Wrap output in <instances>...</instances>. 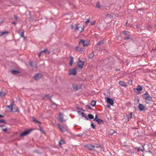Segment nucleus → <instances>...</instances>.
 I'll return each mask as SVG.
<instances>
[{
  "label": "nucleus",
  "instance_id": "obj_44",
  "mask_svg": "<svg viewBox=\"0 0 156 156\" xmlns=\"http://www.w3.org/2000/svg\"><path fill=\"white\" fill-rule=\"evenodd\" d=\"M5 122V121L4 120H3V119L0 120V123H4Z\"/></svg>",
  "mask_w": 156,
  "mask_h": 156
},
{
  "label": "nucleus",
  "instance_id": "obj_23",
  "mask_svg": "<svg viewBox=\"0 0 156 156\" xmlns=\"http://www.w3.org/2000/svg\"><path fill=\"white\" fill-rule=\"evenodd\" d=\"M58 127L59 128V129H60V131L62 132H63V127L60 124H58Z\"/></svg>",
  "mask_w": 156,
  "mask_h": 156
},
{
  "label": "nucleus",
  "instance_id": "obj_22",
  "mask_svg": "<svg viewBox=\"0 0 156 156\" xmlns=\"http://www.w3.org/2000/svg\"><path fill=\"white\" fill-rule=\"evenodd\" d=\"M73 88L75 89L76 90H78V86L76 84H74L73 85Z\"/></svg>",
  "mask_w": 156,
  "mask_h": 156
},
{
  "label": "nucleus",
  "instance_id": "obj_36",
  "mask_svg": "<svg viewBox=\"0 0 156 156\" xmlns=\"http://www.w3.org/2000/svg\"><path fill=\"white\" fill-rule=\"evenodd\" d=\"M24 31H23L22 32H21V34H20V36H21V37H24Z\"/></svg>",
  "mask_w": 156,
  "mask_h": 156
},
{
  "label": "nucleus",
  "instance_id": "obj_32",
  "mask_svg": "<svg viewBox=\"0 0 156 156\" xmlns=\"http://www.w3.org/2000/svg\"><path fill=\"white\" fill-rule=\"evenodd\" d=\"M96 7L99 9L100 8L101 6L100 5L99 2H98L96 3Z\"/></svg>",
  "mask_w": 156,
  "mask_h": 156
},
{
  "label": "nucleus",
  "instance_id": "obj_42",
  "mask_svg": "<svg viewBox=\"0 0 156 156\" xmlns=\"http://www.w3.org/2000/svg\"><path fill=\"white\" fill-rule=\"evenodd\" d=\"M98 115H95V118L94 119V120L95 121H97V119H98Z\"/></svg>",
  "mask_w": 156,
  "mask_h": 156
},
{
  "label": "nucleus",
  "instance_id": "obj_2",
  "mask_svg": "<svg viewBox=\"0 0 156 156\" xmlns=\"http://www.w3.org/2000/svg\"><path fill=\"white\" fill-rule=\"evenodd\" d=\"M74 27L76 29V30L78 33L81 32L84 30V27L83 26H79L78 25V26L76 24H75L74 25Z\"/></svg>",
  "mask_w": 156,
  "mask_h": 156
},
{
  "label": "nucleus",
  "instance_id": "obj_27",
  "mask_svg": "<svg viewBox=\"0 0 156 156\" xmlns=\"http://www.w3.org/2000/svg\"><path fill=\"white\" fill-rule=\"evenodd\" d=\"M131 36L130 35H128L127 37H126L124 38V39L126 40H128L130 39H131Z\"/></svg>",
  "mask_w": 156,
  "mask_h": 156
},
{
  "label": "nucleus",
  "instance_id": "obj_48",
  "mask_svg": "<svg viewBox=\"0 0 156 156\" xmlns=\"http://www.w3.org/2000/svg\"><path fill=\"white\" fill-rule=\"evenodd\" d=\"M49 95H46L45 96H44V98H47L48 97H49Z\"/></svg>",
  "mask_w": 156,
  "mask_h": 156
},
{
  "label": "nucleus",
  "instance_id": "obj_3",
  "mask_svg": "<svg viewBox=\"0 0 156 156\" xmlns=\"http://www.w3.org/2000/svg\"><path fill=\"white\" fill-rule=\"evenodd\" d=\"M80 46L83 45V47L87 46L90 44V42L88 41H83L81 40L79 42Z\"/></svg>",
  "mask_w": 156,
  "mask_h": 156
},
{
  "label": "nucleus",
  "instance_id": "obj_31",
  "mask_svg": "<svg viewBox=\"0 0 156 156\" xmlns=\"http://www.w3.org/2000/svg\"><path fill=\"white\" fill-rule=\"evenodd\" d=\"M64 143H65L64 141V140H61V141H60V142H59V145L60 146H61V145L62 144H64Z\"/></svg>",
  "mask_w": 156,
  "mask_h": 156
},
{
  "label": "nucleus",
  "instance_id": "obj_52",
  "mask_svg": "<svg viewBox=\"0 0 156 156\" xmlns=\"http://www.w3.org/2000/svg\"><path fill=\"white\" fill-rule=\"evenodd\" d=\"M110 106L109 105H108L107 106V107L109 108L110 107Z\"/></svg>",
  "mask_w": 156,
  "mask_h": 156
},
{
  "label": "nucleus",
  "instance_id": "obj_25",
  "mask_svg": "<svg viewBox=\"0 0 156 156\" xmlns=\"http://www.w3.org/2000/svg\"><path fill=\"white\" fill-rule=\"evenodd\" d=\"M6 94V93L5 92H0V97H3Z\"/></svg>",
  "mask_w": 156,
  "mask_h": 156
},
{
  "label": "nucleus",
  "instance_id": "obj_9",
  "mask_svg": "<svg viewBox=\"0 0 156 156\" xmlns=\"http://www.w3.org/2000/svg\"><path fill=\"white\" fill-rule=\"evenodd\" d=\"M42 74L41 73H37L34 76V79L36 80H38L41 78Z\"/></svg>",
  "mask_w": 156,
  "mask_h": 156
},
{
  "label": "nucleus",
  "instance_id": "obj_19",
  "mask_svg": "<svg viewBox=\"0 0 156 156\" xmlns=\"http://www.w3.org/2000/svg\"><path fill=\"white\" fill-rule=\"evenodd\" d=\"M94 55V54L93 51L88 56L89 58L92 59Z\"/></svg>",
  "mask_w": 156,
  "mask_h": 156
},
{
  "label": "nucleus",
  "instance_id": "obj_5",
  "mask_svg": "<svg viewBox=\"0 0 156 156\" xmlns=\"http://www.w3.org/2000/svg\"><path fill=\"white\" fill-rule=\"evenodd\" d=\"M143 88L140 85H138L136 88H134V90H136L137 92L135 91L137 94H139L141 93V91L142 90Z\"/></svg>",
  "mask_w": 156,
  "mask_h": 156
},
{
  "label": "nucleus",
  "instance_id": "obj_43",
  "mask_svg": "<svg viewBox=\"0 0 156 156\" xmlns=\"http://www.w3.org/2000/svg\"><path fill=\"white\" fill-rule=\"evenodd\" d=\"M90 19H89L86 22V25L88 24L90 22Z\"/></svg>",
  "mask_w": 156,
  "mask_h": 156
},
{
  "label": "nucleus",
  "instance_id": "obj_29",
  "mask_svg": "<svg viewBox=\"0 0 156 156\" xmlns=\"http://www.w3.org/2000/svg\"><path fill=\"white\" fill-rule=\"evenodd\" d=\"M88 118L90 119H94V116L91 114H89L88 115Z\"/></svg>",
  "mask_w": 156,
  "mask_h": 156
},
{
  "label": "nucleus",
  "instance_id": "obj_35",
  "mask_svg": "<svg viewBox=\"0 0 156 156\" xmlns=\"http://www.w3.org/2000/svg\"><path fill=\"white\" fill-rule=\"evenodd\" d=\"M111 17L112 16L110 14H107L106 16V18L107 19L111 18Z\"/></svg>",
  "mask_w": 156,
  "mask_h": 156
},
{
  "label": "nucleus",
  "instance_id": "obj_40",
  "mask_svg": "<svg viewBox=\"0 0 156 156\" xmlns=\"http://www.w3.org/2000/svg\"><path fill=\"white\" fill-rule=\"evenodd\" d=\"M91 126L93 129L95 128V126L93 122L91 123Z\"/></svg>",
  "mask_w": 156,
  "mask_h": 156
},
{
  "label": "nucleus",
  "instance_id": "obj_26",
  "mask_svg": "<svg viewBox=\"0 0 156 156\" xmlns=\"http://www.w3.org/2000/svg\"><path fill=\"white\" fill-rule=\"evenodd\" d=\"M96 121L99 124H101L103 122V121L100 119H97Z\"/></svg>",
  "mask_w": 156,
  "mask_h": 156
},
{
  "label": "nucleus",
  "instance_id": "obj_55",
  "mask_svg": "<svg viewBox=\"0 0 156 156\" xmlns=\"http://www.w3.org/2000/svg\"><path fill=\"white\" fill-rule=\"evenodd\" d=\"M128 153H130V151H128Z\"/></svg>",
  "mask_w": 156,
  "mask_h": 156
},
{
  "label": "nucleus",
  "instance_id": "obj_50",
  "mask_svg": "<svg viewBox=\"0 0 156 156\" xmlns=\"http://www.w3.org/2000/svg\"><path fill=\"white\" fill-rule=\"evenodd\" d=\"M32 62H30V66H32Z\"/></svg>",
  "mask_w": 156,
  "mask_h": 156
},
{
  "label": "nucleus",
  "instance_id": "obj_38",
  "mask_svg": "<svg viewBox=\"0 0 156 156\" xmlns=\"http://www.w3.org/2000/svg\"><path fill=\"white\" fill-rule=\"evenodd\" d=\"M7 128H5L3 129L2 131L4 132H7Z\"/></svg>",
  "mask_w": 156,
  "mask_h": 156
},
{
  "label": "nucleus",
  "instance_id": "obj_34",
  "mask_svg": "<svg viewBox=\"0 0 156 156\" xmlns=\"http://www.w3.org/2000/svg\"><path fill=\"white\" fill-rule=\"evenodd\" d=\"M103 44V41H101L99 42H98L97 44V45H100L102 44Z\"/></svg>",
  "mask_w": 156,
  "mask_h": 156
},
{
  "label": "nucleus",
  "instance_id": "obj_49",
  "mask_svg": "<svg viewBox=\"0 0 156 156\" xmlns=\"http://www.w3.org/2000/svg\"><path fill=\"white\" fill-rule=\"evenodd\" d=\"M12 23L15 25L17 24V23H16V22H12Z\"/></svg>",
  "mask_w": 156,
  "mask_h": 156
},
{
  "label": "nucleus",
  "instance_id": "obj_13",
  "mask_svg": "<svg viewBox=\"0 0 156 156\" xmlns=\"http://www.w3.org/2000/svg\"><path fill=\"white\" fill-rule=\"evenodd\" d=\"M119 83L121 86L123 87H126L127 86L126 83L123 81H120L119 82Z\"/></svg>",
  "mask_w": 156,
  "mask_h": 156
},
{
  "label": "nucleus",
  "instance_id": "obj_12",
  "mask_svg": "<svg viewBox=\"0 0 156 156\" xmlns=\"http://www.w3.org/2000/svg\"><path fill=\"white\" fill-rule=\"evenodd\" d=\"M138 108L140 111H142L144 110L145 107L144 105L142 104H139L138 105Z\"/></svg>",
  "mask_w": 156,
  "mask_h": 156
},
{
  "label": "nucleus",
  "instance_id": "obj_39",
  "mask_svg": "<svg viewBox=\"0 0 156 156\" xmlns=\"http://www.w3.org/2000/svg\"><path fill=\"white\" fill-rule=\"evenodd\" d=\"M95 23V21H93L90 22V24L91 25H94Z\"/></svg>",
  "mask_w": 156,
  "mask_h": 156
},
{
  "label": "nucleus",
  "instance_id": "obj_28",
  "mask_svg": "<svg viewBox=\"0 0 156 156\" xmlns=\"http://www.w3.org/2000/svg\"><path fill=\"white\" fill-rule=\"evenodd\" d=\"M9 32L7 31H5L4 32H2V33H0V36H2L3 35L5 34H8Z\"/></svg>",
  "mask_w": 156,
  "mask_h": 156
},
{
  "label": "nucleus",
  "instance_id": "obj_45",
  "mask_svg": "<svg viewBox=\"0 0 156 156\" xmlns=\"http://www.w3.org/2000/svg\"><path fill=\"white\" fill-rule=\"evenodd\" d=\"M14 18L16 20H17L18 19V17L16 15L14 16Z\"/></svg>",
  "mask_w": 156,
  "mask_h": 156
},
{
  "label": "nucleus",
  "instance_id": "obj_41",
  "mask_svg": "<svg viewBox=\"0 0 156 156\" xmlns=\"http://www.w3.org/2000/svg\"><path fill=\"white\" fill-rule=\"evenodd\" d=\"M81 114H82L83 115V117H84L86 119H87V120H88V118H87V117L85 116V115H84V114L83 113V112H81Z\"/></svg>",
  "mask_w": 156,
  "mask_h": 156
},
{
  "label": "nucleus",
  "instance_id": "obj_18",
  "mask_svg": "<svg viewBox=\"0 0 156 156\" xmlns=\"http://www.w3.org/2000/svg\"><path fill=\"white\" fill-rule=\"evenodd\" d=\"M70 60L69 62V65L70 66H72L73 63V58L72 56H70Z\"/></svg>",
  "mask_w": 156,
  "mask_h": 156
},
{
  "label": "nucleus",
  "instance_id": "obj_15",
  "mask_svg": "<svg viewBox=\"0 0 156 156\" xmlns=\"http://www.w3.org/2000/svg\"><path fill=\"white\" fill-rule=\"evenodd\" d=\"M76 50L80 53H82L84 51V50L81 48L77 47L76 48Z\"/></svg>",
  "mask_w": 156,
  "mask_h": 156
},
{
  "label": "nucleus",
  "instance_id": "obj_47",
  "mask_svg": "<svg viewBox=\"0 0 156 156\" xmlns=\"http://www.w3.org/2000/svg\"><path fill=\"white\" fill-rule=\"evenodd\" d=\"M129 115L130 116V118L131 119L132 118V113H130L129 114Z\"/></svg>",
  "mask_w": 156,
  "mask_h": 156
},
{
  "label": "nucleus",
  "instance_id": "obj_37",
  "mask_svg": "<svg viewBox=\"0 0 156 156\" xmlns=\"http://www.w3.org/2000/svg\"><path fill=\"white\" fill-rule=\"evenodd\" d=\"M86 108L87 109H91V107L89 105H87L86 106Z\"/></svg>",
  "mask_w": 156,
  "mask_h": 156
},
{
  "label": "nucleus",
  "instance_id": "obj_24",
  "mask_svg": "<svg viewBox=\"0 0 156 156\" xmlns=\"http://www.w3.org/2000/svg\"><path fill=\"white\" fill-rule=\"evenodd\" d=\"M20 72L19 71L16 70H13L12 71V74L16 75L20 73Z\"/></svg>",
  "mask_w": 156,
  "mask_h": 156
},
{
  "label": "nucleus",
  "instance_id": "obj_21",
  "mask_svg": "<svg viewBox=\"0 0 156 156\" xmlns=\"http://www.w3.org/2000/svg\"><path fill=\"white\" fill-rule=\"evenodd\" d=\"M32 120H33L35 122H36V123H39L40 124H41V122L37 121V119H36L34 117H32Z\"/></svg>",
  "mask_w": 156,
  "mask_h": 156
},
{
  "label": "nucleus",
  "instance_id": "obj_7",
  "mask_svg": "<svg viewBox=\"0 0 156 156\" xmlns=\"http://www.w3.org/2000/svg\"><path fill=\"white\" fill-rule=\"evenodd\" d=\"M44 52L46 55H49L50 54V52L48 51L47 49H45L44 50L41 51L38 55L39 57H40L41 55H42Z\"/></svg>",
  "mask_w": 156,
  "mask_h": 156
},
{
  "label": "nucleus",
  "instance_id": "obj_4",
  "mask_svg": "<svg viewBox=\"0 0 156 156\" xmlns=\"http://www.w3.org/2000/svg\"><path fill=\"white\" fill-rule=\"evenodd\" d=\"M76 68L73 69H70L69 70V75H75L76 74Z\"/></svg>",
  "mask_w": 156,
  "mask_h": 156
},
{
  "label": "nucleus",
  "instance_id": "obj_54",
  "mask_svg": "<svg viewBox=\"0 0 156 156\" xmlns=\"http://www.w3.org/2000/svg\"><path fill=\"white\" fill-rule=\"evenodd\" d=\"M3 117L2 115H0V118H2Z\"/></svg>",
  "mask_w": 156,
  "mask_h": 156
},
{
  "label": "nucleus",
  "instance_id": "obj_17",
  "mask_svg": "<svg viewBox=\"0 0 156 156\" xmlns=\"http://www.w3.org/2000/svg\"><path fill=\"white\" fill-rule=\"evenodd\" d=\"M142 147L143 148H142V149H140L138 148H135V149H136L137 151H141L142 152H143L144 151V146L143 145H142Z\"/></svg>",
  "mask_w": 156,
  "mask_h": 156
},
{
  "label": "nucleus",
  "instance_id": "obj_1",
  "mask_svg": "<svg viewBox=\"0 0 156 156\" xmlns=\"http://www.w3.org/2000/svg\"><path fill=\"white\" fill-rule=\"evenodd\" d=\"M143 98L145 100V102L147 104L150 103L152 100L151 97L147 93L143 95Z\"/></svg>",
  "mask_w": 156,
  "mask_h": 156
},
{
  "label": "nucleus",
  "instance_id": "obj_30",
  "mask_svg": "<svg viewBox=\"0 0 156 156\" xmlns=\"http://www.w3.org/2000/svg\"><path fill=\"white\" fill-rule=\"evenodd\" d=\"M96 102L94 101H92L91 103V105L93 106H94L96 105Z\"/></svg>",
  "mask_w": 156,
  "mask_h": 156
},
{
  "label": "nucleus",
  "instance_id": "obj_46",
  "mask_svg": "<svg viewBox=\"0 0 156 156\" xmlns=\"http://www.w3.org/2000/svg\"><path fill=\"white\" fill-rule=\"evenodd\" d=\"M132 81L131 80H130V81H129V82H128V83L129 84L132 85Z\"/></svg>",
  "mask_w": 156,
  "mask_h": 156
},
{
  "label": "nucleus",
  "instance_id": "obj_8",
  "mask_svg": "<svg viewBox=\"0 0 156 156\" xmlns=\"http://www.w3.org/2000/svg\"><path fill=\"white\" fill-rule=\"evenodd\" d=\"M63 115L62 113H59V120L61 122H65L66 120L63 118Z\"/></svg>",
  "mask_w": 156,
  "mask_h": 156
},
{
  "label": "nucleus",
  "instance_id": "obj_10",
  "mask_svg": "<svg viewBox=\"0 0 156 156\" xmlns=\"http://www.w3.org/2000/svg\"><path fill=\"white\" fill-rule=\"evenodd\" d=\"M106 101L108 103L111 105H113L114 104V102L113 100L109 98H106Z\"/></svg>",
  "mask_w": 156,
  "mask_h": 156
},
{
  "label": "nucleus",
  "instance_id": "obj_56",
  "mask_svg": "<svg viewBox=\"0 0 156 156\" xmlns=\"http://www.w3.org/2000/svg\"><path fill=\"white\" fill-rule=\"evenodd\" d=\"M127 23H128V22H127L126 23V24H127Z\"/></svg>",
  "mask_w": 156,
  "mask_h": 156
},
{
  "label": "nucleus",
  "instance_id": "obj_51",
  "mask_svg": "<svg viewBox=\"0 0 156 156\" xmlns=\"http://www.w3.org/2000/svg\"><path fill=\"white\" fill-rule=\"evenodd\" d=\"M74 28V26H71V29H73Z\"/></svg>",
  "mask_w": 156,
  "mask_h": 156
},
{
  "label": "nucleus",
  "instance_id": "obj_53",
  "mask_svg": "<svg viewBox=\"0 0 156 156\" xmlns=\"http://www.w3.org/2000/svg\"><path fill=\"white\" fill-rule=\"evenodd\" d=\"M95 147L98 148V147H100V146H96Z\"/></svg>",
  "mask_w": 156,
  "mask_h": 156
},
{
  "label": "nucleus",
  "instance_id": "obj_20",
  "mask_svg": "<svg viewBox=\"0 0 156 156\" xmlns=\"http://www.w3.org/2000/svg\"><path fill=\"white\" fill-rule=\"evenodd\" d=\"M116 133V131L114 129H111L109 131V133L110 135H113L114 133Z\"/></svg>",
  "mask_w": 156,
  "mask_h": 156
},
{
  "label": "nucleus",
  "instance_id": "obj_6",
  "mask_svg": "<svg viewBox=\"0 0 156 156\" xmlns=\"http://www.w3.org/2000/svg\"><path fill=\"white\" fill-rule=\"evenodd\" d=\"M30 132V131L29 130H28L27 131H25L22 133L20 134V136L21 137H23L24 136L28 134Z\"/></svg>",
  "mask_w": 156,
  "mask_h": 156
},
{
  "label": "nucleus",
  "instance_id": "obj_16",
  "mask_svg": "<svg viewBox=\"0 0 156 156\" xmlns=\"http://www.w3.org/2000/svg\"><path fill=\"white\" fill-rule=\"evenodd\" d=\"M87 147L88 149L91 150H94L95 147L94 145H87Z\"/></svg>",
  "mask_w": 156,
  "mask_h": 156
},
{
  "label": "nucleus",
  "instance_id": "obj_33",
  "mask_svg": "<svg viewBox=\"0 0 156 156\" xmlns=\"http://www.w3.org/2000/svg\"><path fill=\"white\" fill-rule=\"evenodd\" d=\"M123 33L124 35H126L128 34H129V32L128 31H125L123 32Z\"/></svg>",
  "mask_w": 156,
  "mask_h": 156
},
{
  "label": "nucleus",
  "instance_id": "obj_11",
  "mask_svg": "<svg viewBox=\"0 0 156 156\" xmlns=\"http://www.w3.org/2000/svg\"><path fill=\"white\" fill-rule=\"evenodd\" d=\"M84 62L81 61H79L78 62V66L79 67L82 68L83 67Z\"/></svg>",
  "mask_w": 156,
  "mask_h": 156
},
{
  "label": "nucleus",
  "instance_id": "obj_14",
  "mask_svg": "<svg viewBox=\"0 0 156 156\" xmlns=\"http://www.w3.org/2000/svg\"><path fill=\"white\" fill-rule=\"evenodd\" d=\"M12 106H13L12 105H10L7 106V111L9 112H12L13 111Z\"/></svg>",
  "mask_w": 156,
  "mask_h": 156
}]
</instances>
